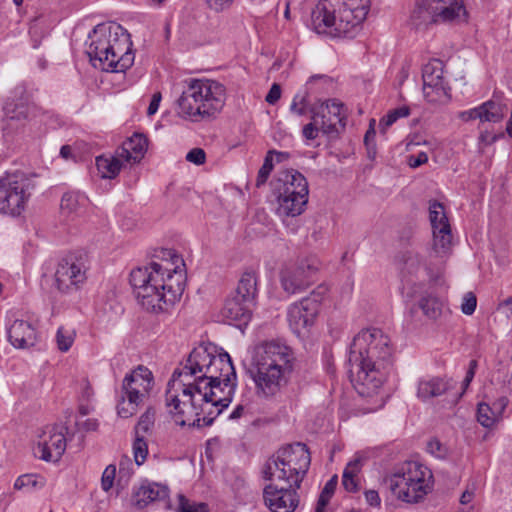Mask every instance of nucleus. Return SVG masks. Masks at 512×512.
Wrapping results in <instances>:
<instances>
[{"label":"nucleus","mask_w":512,"mask_h":512,"mask_svg":"<svg viewBox=\"0 0 512 512\" xmlns=\"http://www.w3.org/2000/svg\"><path fill=\"white\" fill-rule=\"evenodd\" d=\"M348 373L358 393L370 397L386 381L392 367L390 338L381 329L361 330L353 339Z\"/></svg>","instance_id":"nucleus-1"},{"label":"nucleus","mask_w":512,"mask_h":512,"mask_svg":"<svg viewBox=\"0 0 512 512\" xmlns=\"http://www.w3.org/2000/svg\"><path fill=\"white\" fill-rule=\"evenodd\" d=\"M224 395L217 385L207 391V386L191 387L187 384L172 383V390L166 391L165 402L168 413L177 425L204 427L212 425L215 418L228 407L233 398V388L229 384Z\"/></svg>","instance_id":"nucleus-2"},{"label":"nucleus","mask_w":512,"mask_h":512,"mask_svg":"<svg viewBox=\"0 0 512 512\" xmlns=\"http://www.w3.org/2000/svg\"><path fill=\"white\" fill-rule=\"evenodd\" d=\"M292 349L279 341L264 342L256 346L253 355L252 379L257 396L275 399L290 382L294 368Z\"/></svg>","instance_id":"nucleus-3"},{"label":"nucleus","mask_w":512,"mask_h":512,"mask_svg":"<svg viewBox=\"0 0 512 512\" xmlns=\"http://www.w3.org/2000/svg\"><path fill=\"white\" fill-rule=\"evenodd\" d=\"M234 375V366L229 354L212 344H202L195 347L188 355L181 369H175L167 384V390H172V383L187 384L191 387L209 386L220 376Z\"/></svg>","instance_id":"nucleus-4"},{"label":"nucleus","mask_w":512,"mask_h":512,"mask_svg":"<svg viewBox=\"0 0 512 512\" xmlns=\"http://www.w3.org/2000/svg\"><path fill=\"white\" fill-rule=\"evenodd\" d=\"M432 472L416 462L403 463L395 473L384 479V486L397 499L406 503H417L432 489Z\"/></svg>","instance_id":"nucleus-5"},{"label":"nucleus","mask_w":512,"mask_h":512,"mask_svg":"<svg viewBox=\"0 0 512 512\" xmlns=\"http://www.w3.org/2000/svg\"><path fill=\"white\" fill-rule=\"evenodd\" d=\"M130 283L143 308L152 312L166 309L167 305L162 290L164 285L162 264L152 262L147 267L132 270L130 273Z\"/></svg>","instance_id":"nucleus-6"},{"label":"nucleus","mask_w":512,"mask_h":512,"mask_svg":"<svg viewBox=\"0 0 512 512\" xmlns=\"http://www.w3.org/2000/svg\"><path fill=\"white\" fill-rule=\"evenodd\" d=\"M35 184L24 172H7L0 177V213L19 216L26 208Z\"/></svg>","instance_id":"nucleus-7"},{"label":"nucleus","mask_w":512,"mask_h":512,"mask_svg":"<svg viewBox=\"0 0 512 512\" xmlns=\"http://www.w3.org/2000/svg\"><path fill=\"white\" fill-rule=\"evenodd\" d=\"M154 385L152 372L145 366L139 365L122 382V396L117 405L118 415L129 418L135 415L138 407L148 399Z\"/></svg>","instance_id":"nucleus-8"},{"label":"nucleus","mask_w":512,"mask_h":512,"mask_svg":"<svg viewBox=\"0 0 512 512\" xmlns=\"http://www.w3.org/2000/svg\"><path fill=\"white\" fill-rule=\"evenodd\" d=\"M87 54L95 68L107 61L109 53L122 52L128 44V32L119 24L101 23L89 34Z\"/></svg>","instance_id":"nucleus-9"},{"label":"nucleus","mask_w":512,"mask_h":512,"mask_svg":"<svg viewBox=\"0 0 512 512\" xmlns=\"http://www.w3.org/2000/svg\"><path fill=\"white\" fill-rule=\"evenodd\" d=\"M334 0H319L311 11L310 26L317 34L353 38L358 31L346 23Z\"/></svg>","instance_id":"nucleus-10"},{"label":"nucleus","mask_w":512,"mask_h":512,"mask_svg":"<svg viewBox=\"0 0 512 512\" xmlns=\"http://www.w3.org/2000/svg\"><path fill=\"white\" fill-rule=\"evenodd\" d=\"M327 294V288L318 286L309 296L291 304L287 311L289 326L297 336L309 333L318 316L320 305Z\"/></svg>","instance_id":"nucleus-11"},{"label":"nucleus","mask_w":512,"mask_h":512,"mask_svg":"<svg viewBox=\"0 0 512 512\" xmlns=\"http://www.w3.org/2000/svg\"><path fill=\"white\" fill-rule=\"evenodd\" d=\"M429 218L433 233L430 257L434 255L437 259V263H431L427 266V269L431 270V265L441 264L451 254L452 233L448 218L444 211V206L440 202H430Z\"/></svg>","instance_id":"nucleus-12"},{"label":"nucleus","mask_w":512,"mask_h":512,"mask_svg":"<svg viewBox=\"0 0 512 512\" xmlns=\"http://www.w3.org/2000/svg\"><path fill=\"white\" fill-rule=\"evenodd\" d=\"M87 261L83 253H69L57 264L54 274L55 287L61 293H71L79 289L86 280Z\"/></svg>","instance_id":"nucleus-13"},{"label":"nucleus","mask_w":512,"mask_h":512,"mask_svg":"<svg viewBox=\"0 0 512 512\" xmlns=\"http://www.w3.org/2000/svg\"><path fill=\"white\" fill-rule=\"evenodd\" d=\"M317 266L309 259L284 266L280 271V284L289 295L304 292L312 283Z\"/></svg>","instance_id":"nucleus-14"},{"label":"nucleus","mask_w":512,"mask_h":512,"mask_svg":"<svg viewBox=\"0 0 512 512\" xmlns=\"http://www.w3.org/2000/svg\"><path fill=\"white\" fill-rule=\"evenodd\" d=\"M413 13L424 21L430 19L434 23L466 17L463 0H421Z\"/></svg>","instance_id":"nucleus-15"},{"label":"nucleus","mask_w":512,"mask_h":512,"mask_svg":"<svg viewBox=\"0 0 512 512\" xmlns=\"http://www.w3.org/2000/svg\"><path fill=\"white\" fill-rule=\"evenodd\" d=\"M273 457L278 459L284 467H287L292 473L290 477L293 478L295 482L303 481L311 463L307 446L300 442L279 449Z\"/></svg>","instance_id":"nucleus-16"},{"label":"nucleus","mask_w":512,"mask_h":512,"mask_svg":"<svg viewBox=\"0 0 512 512\" xmlns=\"http://www.w3.org/2000/svg\"><path fill=\"white\" fill-rule=\"evenodd\" d=\"M299 488L269 483L263 488L265 505L271 512H294L299 505Z\"/></svg>","instance_id":"nucleus-17"},{"label":"nucleus","mask_w":512,"mask_h":512,"mask_svg":"<svg viewBox=\"0 0 512 512\" xmlns=\"http://www.w3.org/2000/svg\"><path fill=\"white\" fill-rule=\"evenodd\" d=\"M66 450V437L62 426H46L38 437L35 454L44 461L57 462Z\"/></svg>","instance_id":"nucleus-18"},{"label":"nucleus","mask_w":512,"mask_h":512,"mask_svg":"<svg viewBox=\"0 0 512 512\" xmlns=\"http://www.w3.org/2000/svg\"><path fill=\"white\" fill-rule=\"evenodd\" d=\"M322 121V132L326 135L338 134L345 128L347 109L338 98L319 99L317 112Z\"/></svg>","instance_id":"nucleus-19"},{"label":"nucleus","mask_w":512,"mask_h":512,"mask_svg":"<svg viewBox=\"0 0 512 512\" xmlns=\"http://www.w3.org/2000/svg\"><path fill=\"white\" fill-rule=\"evenodd\" d=\"M167 254L171 258L172 265H174L173 269L163 267V272L164 274L167 273V275L166 277L164 276V285L162 286V290L164 292L166 305L168 306L173 305L182 295L185 287L186 275L180 267V265L184 266L183 259L172 251H168Z\"/></svg>","instance_id":"nucleus-20"},{"label":"nucleus","mask_w":512,"mask_h":512,"mask_svg":"<svg viewBox=\"0 0 512 512\" xmlns=\"http://www.w3.org/2000/svg\"><path fill=\"white\" fill-rule=\"evenodd\" d=\"M444 64L439 59H432L422 68L424 96H450V87L443 77Z\"/></svg>","instance_id":"nucleus-21"},{"label":"nucleus","mask_w":512,"mask_h":512,"mask_svg":"<svg viewBox=\"0 0 512 512\" xmlns=\"http://www.w3.org/2000/svg\"><path fill=\"white\" fill-rule=\"evenodd\" d=\"M174 93L180 96H221L225 93V87L211 79L189 78L174 85Z\"/></svg>","instance_id":"nucleus-22"},{"label":"nucleus","mask_w":512,"mask_h":512,"mask_svg":"<svg viewBox=\"0 0 512 512\" xmlns=\"http://www.w3.org/2000/svg\"><path fill=\"white\" fill-rule=\"evenodd\" d=\"M273 193H288L295 196L296 192L307 195L309 194L308 182L306 178L296 170H284L278 173L272 182Z\"/></svg>","instance_id":"nucleus-23"},{"label":"nucleus","mask_w":512,"mask_h":512,"mask_svg":"<svg viewBox=\"0 0 512 512\" xmlns=\"http://www.w3.org/2000/svg\"><path fill=\"white\" fill-rule=\"evenodd\" d=\"M8 339L17 348H28L35 345L38 332L34 322L16 319L8 328Z\"/></svg>","instance_id":"nucleus-24"},{"label":"nucleus","mask_w":512,"mask_h":512,"mask_svg":"<svg viewBox=\"0 0 512 512\" xmlns=\"http://www.w3.org/2000/svg\"><path fill=\"white\" fill-rule=\"evenodd\" d=\"M147 149V137L142 133L135 132L116 149V154L118 157L123 158L127 164L133 165L140 163L144 158Z\"/></svg>","instance_id":"nucleus-25"},{"label":"nucleus","mask_w":512,"mask_h":512,"mask_svg":"<svg viewBox=\"0 0 512 512\" xmlns=\"http://www.w3.org/2000/svg\"><path fill=\"white\" fill-rule=\"evenodd\" d=\"M334 3L343 13L342 20L351 23L359 31L368 14L370 0H334Z\"/></svg>","instance_id":"nucleus-26"},{"label":"nucleus","mask_w":512,"mask_h":512,"mask_svg":"<svg viewBox=\"0 0 512 512\" xmlns=\"http://www.w3.org/2000/svg\"><path fill=\"white\" fill-rule=\"evenodd\" d=\"M446 260H444L441 264L431 265V270L427 269L431 263H437V259L433 255L430 257V252L428 253V259L426 261L423 260V257L414 250H407L401 255L402 262V272L411 276H416L422 268L425 269L427 275L431 276L434 271L439 270Z\"/></svg>","instance_id":"nucleus-27"},{"label":"nucleus","mask_w":512,"mask_h":512,"mask_svg":"<svg viewBox=\"0 0 512 512\" xmlns=\"http://www.w3.org/2000/svg\"><path fill=\"white\" fill-rule=\"evenodd\" d=\"M168 492L167 486L158 483H143L133 491L132 503L141 509L154 501L166 499Z\"/></svg>","instance_id":"nucleus-28"},{"label":"nucleus","mask_w":512,"mask_h":512,"mask_svg":"<svg viewBox=\"0 0 512 512\" xmlns=\"http://www.w3.org/2000/svg\"><path fill=\"white\" fill-rule=\"evenodd\" d=\"M253 304L245 302L237 294L228 297L221 309V316L227 321H240L247 323L251 318Z\"/></svg>","instance_id":"nucleus-29"},{"label":"nucleus","mask_w":512,"mask_h":512,"mask_svg":"<svg viewBox=\"0 0 512 512\" xmlns=\"http://www.w3.org/2000/svg\"><path fill=\"white\" fill-rule=\"evenodd\" d=\"M263 478L268 480L269 483H277L281 485L300 488L302 482H295L293 478L290 477L292 474L287 467L282 465L278 459L275 457H270L262 470Z\"/></svg>","instance_id":"nucleus-30"},{"label":"nucleus","mask_w":512,"mask_h":512,"mask_svg":"<svg viewBox=\"0 0 512 512\" xmlns=\"http://www.w3.org/2000/svg\"><path fill=\"white\" fill-rule=\"evenodd\" d=\"M277 197L278 208L277 213L280 216L295 217L300 215L308 202V196L296 192L295 196L288 193H274Z\"/></svg>","instance_id":"nucleus-31"},{"label":"nucleus","mask_w":512,"mask_h":512,"mask_svg":"<svg viewBox=\"0 0 512 512\" xmlns=\"http://www.w3.org/2000/svg\"><path fill=\"white\" fill-rule=\"evenodd\" d=\"M132 42L130 40V34L128 33V44L122 50V52L109 53L107 55V61H103L98 67L103 71L111 72H124L130 68L134 62V53L131 50Z\"/></svg>","instance_id":"nucleus-32"},{"label":"nucleus","mask_w":512,"mask_h":512,"mask_svg":"<svg viewBox=\"0 0 512 512\" xmlns=\"http://www.w3.org/2000/svg\"><path fill=\"white\" fill-rule=\"evenodd\" d=\"M258 277L255 271H245L239 281L235 291V294L240 296L243 301L250 302L254 305L255 299L258 293Z\"/></svg>","instance_id":"nucleus-33"},{"label":"nucleus","mask_w":512,"mask_h":512,"mask_svg":"<svg viewBox=\"0 0 512 512\" xmlns=\"http://www.w3.org/2000/svg\"><path fill=\"white\" fill-rule=\"evenodd\" d=\"M451 388L449 381L435 377L423 379L418 383L417 396L422 400L437 397L447 392Z\"/></svg>","instance_id":"nucleus-34"},{"label":"nucleus","mask_w":512,"mask_h":512,"mask_svg":"<svg viewBox=\"0 0 512 512\" xmlns=\"http://www.w3.org/2000/svg\"><path fill=\"white\" fill-rule=\"evenodd\" d=\"M126 162L123 158L118 157L116 152L114 155H101L96 157V167L101 177L104 179L115 178Z\"/></svg>","instance_id":"nucleus-35"},{"label":"nucleus","mask_w":512,"mask_h":512,"mask_svg":"<svg viewBox=\"0 0 512 512\" xmlns=\"http://www.w3.org/2000/svg\"><path fill=\"white\" fill-rule=\"evenodd\" d=\"M480 121L498 123L506 115L508 109L496 99H490L478 106Z\"/></svg>","instance_id":"nucleus-36"},{"label":"nucleus","mask_w":512,"mask_h":512,"mask_svg":"<svg viewBox=\"0 0 512 512\" xmlns=\"http://www.w3.org/2000/svg\"><path fill=\"white\" fill-rule=\"evenodd\" d=\"M88 199L79 192H68L62 196L61 211L67 215L82 213L83 208L87 205Z\"/></svg>","instance_id":"nucleus-37"},{"label":"nucleus","mask_w":512,"mask_h":512,"mask_svg":"<svg viewBox=\"0 0 512 512\" xmlns=\"http://www.w3.org/2000/svg\"><path fill=\"white\" fill-rule=\"evenodd\" d=\"M363 466V458L355 457L345 467L342 476V485L348 492H356L358 490L357 475Z\"/></svg>","instance_id":"nucleus-38"},{"label":"nucleus","mask_w":512,"mask_h":512,"mask_svg":"<svg viewBox=\"0 0 512 512\" xmlns=\"http://www.w3.org/2000/svg\"><path fill=\"white\" fill-rule=\"evenodd\" d=\"M336 84L326 75H314L306 83L307 94H331L334 93Z\"/></svg>","instance_id":"nucleus-39"},{"label":"nucleus","mask_w":512,"mask_h":512,"mask_svg":"<svg viewBox=\"0 0 512 512\" xmlns=\"http://www.w3.org/2000/svg\"><path fill=\"white\" fill-rule=\"evenodd\" d=\"M196 105L198 117H210L218 113L224 106L223 98H192Z\"/></svg>","instance_id":"nucleus-40"},{"label":"nucleus","mask_w":512,"mask_h":512,"mask_svg":"<svg viewBox=\"0 0 512 512\" xmlns=\"http://www.w3.org/2000/svg\"><path fill=\"white\" fill-rule=\"evenodd\" d=\"M5 115L10 119H24L28 116L26 98H6L3 104Z\"/></svg>","instance_id":"nucleus-41"},{"label":"nucleus","mask_w":512,"mask_h":512,"mask_svg":"<svg viewBox=\"0 0 512 512\" xmlns=\"http://www.w3.org/2000/svg\"><path fill=\"white\" fill-rule=\"evenodd\" d=\"M318 98H293L290 105V111L298 116L310 115L317 112Z\"/></svg>","instance_id":"nucleus-42"},{"label":"nucleus","mask_w":512,"mask_h":512,"mask_svg":"<svg viewBox=\"0 0 512 512\" xmlns=\"http://www.w3.org/2000/svg\"><path fill=\"white\" fill-rule=\"evenodd\" d=\"M419 307L430 319H437L442 314L443 303L436 297L428 295L419 301Z\"/></svg>","instance_id":"nucleus-43"},{"label":"nucleus","mask_w":512,"mask_h":512,"mask_svg":"<svg viewBox=\"0 0 512 512\" xmlns=\"http://www.w3.org/2000/svg\"><path fill=\"white\" fill-rule=\"evenodd\" d=\"M338 483L337 475H334L331 479H329L324 488L322 489L319 499L317 501L315 512H325V508L329 503L331 497L333 496Z\"/></svg>","instance_id":"nucleus-44"},{"label":"nucleus","mask_w":512,"mask_h":512,"mask_svg":"<svg viewBox=\"0 0 512 512\" xmlns=\"http://www.w3.org/2000/svg\"><path fill=\"white\" fill-rule=\"evenodd\" d=\"M75 340V331L66 327H59L56 333V344L61 352H67Z\"/></svg>","instance_id":"nucleus-45"},{"label":"nucleus","mask_w":512,"mask_h":512,"mask_svg":"<svg viewBox=\"0 0 512 512\" xmlns=\"http://www.w3.org/2000/svg\"><path fill=\"white\" fill-rule=\"evenodd\" d=\"M477 420L483 427L490 428L498 421V418L494 415L490 405L483 402L478 404Z\"/></svg>","instance_id":"nucleus-46"},{"label":"nucleus","mask_w":512,"mask_h":512,"mask_svg":"<svg viewBox=\"0 0 512 512\" xmlns=\"http://www.w3.org/2000/svg\"><path fill=\"white\" fill-rule=\"evenodd\" d=\"M155 420V412L152 409H147L145 413H143L136 426H135V436H144L148 433L154 425Z\"/></svg>","instance_id":"nucleus-47"},{"label":"nucleus","mask_w":512,"mask_h":512,"mask_svg":"<svg viewBox=\"0 0 512 512\" xmlns=\"http://www.w3.org/2000/svg\"><path fill=\"white\" fill-rule=\"evenodd\" d=\"M37 486H44V479L36 474H25L19 476L15 483L14 488L21 490L23 488H36Z\"/></svg>","instance_id":"nucleus-48"},{"label":"nucleus","mask_w":512,"mask_h":512,"mask_svg":"<svg viewBox=\"0 0 512 512\" xmlns=\"http://www.w3.org/2000/svg\"><path fill=\"white\" fill-rule=\"evenodd\" d=\"M318 113H313L311 118V122L304 125L302 129V136L306 140H314L318 137L319 131H322V121L320 119L321 116Z\"/></svg>","instance_id":"nucleus-49"},{"label":"nucleus","mask_w":512,"mask_h":512,"mask_svg":"<svg viewBox=\"0 0 512 512\" xmlns=\"http://www.w3.org/2000/svg\"><path fill=\"white\" fill-rule=\"evenodd\" d=\"M273 153L274 150H269L266 154L264 162L258 171L256 186L260 187L266 183L271 171L273 170Z\"/></svg>","instance_id":"nucleus-50"},{"label":"nucleus","mask_w":512,"mask_h":512,"mask_svg":"<svg viewBox=\"0 0 512 512\" xmlns=\"http://www.w3.org/2000/svg\"><path fill=\"white\" fill-rule=\"evenodd\" d=\"M410 110L407 106H402L393 110H390L387 115L381 119L380 127L386 129L393 125L399 118L407 117Z\"/></svg>","instance_id":"nucleus-51"},{"label":"nucleus","mask_w":512,"mask_h":512,"mask_svg":"<svg viewBox=\"0 0 512 512\" xmlns=\"http://www.w3.org/2000/svg\"><path fill=\"white\" fill-rule=\"evenodd\" d=\"M178 511L179 512H208L205 503L191 502L184 495H178Z\"/></svg>","instance_id":"nucleus-52"},{"label":"nucleus","mask_w":512,"mask_h":512,"mask_svg":"<svg viewBox=\"0 0 512 512\" xmlns=\"http://www.w3.org/2000/svg\"><path fill=\"white\" fill-rule=\"evenodd\" d=\"M133 451L136 464H143L148 453V446L144 436H135Z\"/></svg>","instance_id":"nucleus-53"},{"label":"nucleus","mask_w":512,"mask_h":512,"mask_svg":"<svg viewBox=\"0 0 512 512\" xmlns=\"http://www.w3.org/2000/svg\"><path fill=\"white\" fill-rule=\"evenodd\" d=\"M176 102L180 114L193 119L198 118L199 113L196 111V105L194 104L192 98H177Z\"/></svg>","instance_id":"nucleus-54"},{"label":"nucleus","mask_w":512,"mask_h":512,"mask_svg":"<svg viewBox=\"0 0 512 512\" xmlns=\"http://www.w3.org/2000/svg\"><path fill=\"white\" fill-rule=\"evenodd\" d=\"M427 452L438 459H444L449 453L446 445L441 443L437 438H432L427 442Z\"/></svg>","instance_id":"nucleus-55"},{"label":"nucleus","mask_w":512,"mask_h":512,"mask_svg":"<svg viewBox=\"0 0 512 512\" xmlns=\"http://www.w3.org/2000/svg\"><path fill=\"white\" fill-rule=\"evenodd\" d=\"M227 384L232 386L233 393H234L235 388H236V371L235 370H234V375H229L228 377L220 376V378L217 379L216 381H214V383H211L209 386L207 385V391H210L212 386H216V385L221 391H224V388L227 387L226 386ZM217 394L220 396H223L224 392L217 391Z\"/></svg>","instance_id":"nucleus-56"},{"label":"nucleus","mask_w":512,"mask_h":512,"mask_svg":"<svg viewBox=\"0 0 512 512\" xmlns=\"http://www.w3.org/2000/svg\"><path fill=\"white\" fill-rule=\"evenodd\" d=\"M116 476V467L115 465H108L103 471L101 477V488L103 491L108 492L114 485V480Z\"/></svg>","instance_id":"nucleus-57"},{"label":"nucleus","mask_w":512,"mask_h":512,"mask_svg":"<svg viewBox=\"0 0 512 512\" xmlns=\"http://www.w3.org/2000/svg\"><path fill=\"white\" fill-rule=\"evenodd\" d=\"M477 306V298L473 292H467L462 298L461 311L465 315H472Z\"/></svg>","instance_id":"nucleus-58"},{"label":"nucleus","mask_w":512,"mask_h":512,"mask_svg":"<svg viewBox=\"0 0 512 512\" xmlns=\"http://www.w3.org/2000/svg\"><path fill=\"white\" fill-rule=\"evenodd\" d=\"M186 160L195 165H202L206 161V153L202 148H193L186 154Z\"/></svg>","instance_id":"nucleus-59"},{"label":"nucleus","mask_w":512,"mask_h":512,"mask_svg":"<svg viewBox=\"0 0 512 512\" xmlns=\"http://www.w3.org/2000/svg\"><path fill=\"white\" fill-rule=\"evenodd\" d=\"M509 400L507 397H500L497 400H495L492 405H490L494 415L498 418V420L502 417V414L504 410L506 409L508 405Z\"/></svg>","instance_id":"nucleus-60"},{"label":"nucleus","mask_w":512,"mask_h":512,"mask_svg":"<svg viewBox=\"0 0 512 512\" xmlns=\"http://www.w3.org/2000/svg\"><path fill=\"white\" fill-rule=\"evenodd\" d=\"M76 425H77L79 430L85 431V432H90V431L97 430V428H98V421L96 419L89 418V419H86V420H83V421H77Z\"/></svg>","instance_id":"nucleus-61"},{"label":"nucleus","mask_w":512,"mask_h":512,"mask_svg":"<svg viewBox=\"0 0 512 512\" xmlns=\"http://www.w3.org/2000/svg\"><path fill=\"white\" fill-rule=\"evenodd\" d=\"M428 161V156L425 152H420L417 156H410L409 165L412 168H417Z\"/></svg>","instance_id":"nucleus-62"},{"label":"nucleus","mask_w":512,"mask_h":512,"mask_svg":"<svg viewBox=\"0 0 512 512\" xmlns=\"http://www.w3.org/2000/svg\"><path fill=\"white\" fill-rule=\"evenodd\" d=\"M366 502L371 506H379L381 503L379 494L376 490H367L364 493Z\"/></svg>","instance_id":"nucleus-63"},{"label":"nucleus","mask_w":512,"mask_h":512,"mask_svg":"<svg viewBox=\"0 0 512 512\" xmlns=\"http://www.w3.org/2000/svg\"><path fill=\"white\" fill-rule=\"evenodd\" d=\"M476 368H477V361L476 360H471L470 363H469V368L467 370L466 376H465V378L463 380V385H464L465 388L473 380Z\"/></svg>","instance_id":"nucleus-64"}]
</instances>
